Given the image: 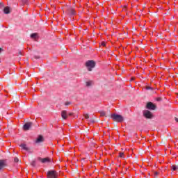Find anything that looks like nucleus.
<instances>
[{"label": "nucleus", "mask_w": 178, "mask_h": 178, "mask_svg": "<svg viewBox=\"0 0 178 178\" xmlns=\"http://www.w3.org/2000/svg\"><path fill=\"white\" fill-rule=\"evenodd\" d=\"M102 47H106V43L105 42H102Z\"/></svg>", "instance_id": "obj_25"}, {"label": "nucleus", "mask_w": 178, "mask_h": 178, "mask_svg": "<svg viewBox=\"0 0 178 178\" xmlns=\"http://www.w3.org/2000/svg\"><path fill=\"white\" fill-rule=\"evenodd\" d=\"M61 118L66 120L67 119V112L66 111H63L61 112Z\"/></svg>", "instance_id": "obj_12"}, {"label": "nucleus", "mask_w": 178, "mask_h": 178, "mask_svg": "<svg viewBox=\"0 0 178 178\" xmlns=\"http://www.w3.org/2000/svg\"><path fill=\"white\" fill-rule=\"evenodd\" d=\"M2 51H3V49L0 47V54H1V52H2Z\"/></svg>", "instance_id": "obj_31"}, {"label": "nucleus", "mask_w": 178, "mask_h": 178, "mask_svg": "<svg viewBox=\"0 0 178 178\" xmlns=\"http://www.w3.org/2000/svg\"><path fill=\"white\" fill-rule=\"evenodd\" d=\"M14 162H15V163H17V162H19V159L17 157L15 158Z\"/></svg>", "instance_id": "obj_22"}, {"label": "nucleus", "mask_w": 178, "mask_h": 178, "mask_svg": "<svg viewBox=\"0 0 178 178\" xmlns=\"http://www.w3.org/2000/svg\"><path fill=\"white\" fill-rule=\"evenodd\" d=\"M19 55H22V53H21V52H19Z\"/></svg>", "instance_id": "obj_35"}, {"label": "nucleus", "mask_w": 178, "mask_h": 178, "mask_svg": "<svg viewBox=\"0 0 178 178\" xmlns=\"http://www.w3.org/2000/svg\"><path fill=\"white\" fill-rule=\"evenodd\" d=\"M172 170H178V168L176 165L172 166Z\"/></svg>", "instance_id": "obj_20"}, {"label": "nucleus", "mask_w": 178, "mask_h": 178, "mask_svg": "<svg viewBox=\"0 0 178 178\" xmlns=\"http://www.w3.org/2000/svg\"><path fill=\"white\" fill-rule=\"evenodd\" d=\"M175 121H177L178 122V118H175Z\"/></svg>", "instance_id": "obj_34"}, {"label": "nucleus", "mask_w": 178, "mask_h": 178, "mask_svg": "<svg viewBox=\"0 0 178 178\" xmlns=\"http://www.w3.org/2000/svg\"><path fill=\"white\" fill-rule=\"evenodd\" d=\"M90 122H91V123H95V120H92Z\"/></svg>", "instance_id": "obj_30"}, {"label": "nucleus", "mask_w": 178, "mask_h": 178, "mask_svg": "<svg viewBox=\"0 0 178 178\" xmlns=\"http://www.w3.org/2000/svg\"><path fill=\"white\" fill-rule=\"evenodd\" d=\"M38 35V34L37 33H32L31 35V38H37Z\"/></svg>", "instance_id": "obj_14"}, {"label": "nucleus", "mask_w": 178, "mask_h": 178, "mask_svg": "<svg viewBox=\"0 0 178 178\" xmlns=\"http://www.w3.org/2000/svg\"><path fill=\"white\" fill-rule=\"evenodd\" d=\"M100 115L101 116H106V113H105V111H101Z\"/></svg>", "instance_id": "obj_17"}, {"label": "nucleus", "mask_w": 178, "mask_h": 178, "mask_svg": "<svg viewBox=\"0 0 178 178\" xmlns=\"http://www.w3.org/2000/svg\"><path fill=\"white\" fill-rule=\"evenodd\" d=\"M70 104H72V103H70V102H67L65 103V106H67L68 105H70Z\"/></svg>", "instance_id": "obj_24"}, {"label": "nucleus", "mask_w": 178, "mask_h": 178, "mask_svg": "<svg viewBox=\"0 0 178 178\" xmlns=\"http://www.w3.org/2000/svg\"><path fill=\"white\" fill-rule=\"evenodd\" d=\"M156 101H158V102H159V101H162V98H161V97H158V98L156 99Z\"/></svg>", "instance_id": "obj_27"}, {"label": "nucleus", "mask_w": 178, "mask_h": 178, "mask_svg": "<svg viewBox=\"0 0 178 178\" xmlns=\"http://www.w3.org/2000/svg\"><path fill=\"white\" fill-rule=\"evenodd\" d=\"M92 84V82H91V81H88V82H86V86H87V87L91 86Z\"/></svg>", "instance_id": "obj_16"}, {"label": "nucleus", "mask_w": 178, "mask_h": 178, "mask_svg": "<svg viewBox=\"0 0 178 178\" xmlns=\"http://www.w3.org/2000/svg\"><path fill=\"white\" fill-rule=\"evenodd\" d=\"M146 90H152V88L150 86L146 87Z\"/></svg>", "instance_id": "obj_26"}, {"label": "nucleus", "mask_w": 178, "mask_h": 178, "mask_svg": "<svg viewBox=\"0 0 178 178\" xmlns=\"http://www.w3.org/2000/svg\"><path fill=\"white\" fill-rule=\"evenodd\" d=\"M47 178H58V172L55 170L48 171Z\"/></svg>", "instance_id": "obj_4"}, {"label": "nucleus", "mask_w": 178, "mask_h": 178, "mask_svg": "<svg viewBox=\"0 0 178 178\" xmlns=\"http://www.w3.org/2000/svg\"><path fill=\"white\" fill-rule=\"evenodd\" d=\"M175 121H177L178 122V118H175Z\"/></svg>", "instance_id": "obj_33"}, {"label": "nucleus", "mask_w": 178, "mask_h": 178, "mask_svg": "<svg viewBox=\"0 0 178 178\" xmlns=\"http://www.w3.org/2000/svg\"><path fill=\"white\" fill-rule=\"evenodd\" d=\"M73 115L72 113H69V116H72Z\"/></svg>", "instance_id": "obj_32"}, {"label": "nucleus", "mask_w": 178, "mask_h": 178, "mask_svg": "<svg viewBox=\"0 0 178 178\" xmlns=\"http://www.w3.org/2000/svg\"><path fill=\"white\" fill-rule=\"evenodd\" d=\"M3 10L6 15L10 13V8L9 7H5Z\"/></svg>", "instance_id": "obj_13"}, {"label": "nucleus", "mask_w": 178, "mask_h": 178, "mask_svg": "<svg viewBox=\"0 0 178 178\" xmlns=\"http://www.w3.org/2000/svg\"><path fill=\"white\" fill-rule=\"evenodd\" d=\"M19 147H21V148H22V149H24L25 151H27L28 152H30V151H31V149H30V147H27V145H26V144H21L19 145Z\"/></svg>", "instance_id": "obj_10"}, {"label": "nucleus", "mask_w": 178, "mask_h": 178, "mask_svg": "<svg viewBox=\"0 0 178 178\" xmlns=\"http://www.w3.org/2000/svg\"><path fill=\"white\" fill-rule=\"evenodd\" d=\"M123 155H124V154L123 152H120L119 155L120 158H123Z\"/></svg>", "instance_id": "obj_23"}, {"label": "nucleus", "mask_w": 178, "mask_h": 178, "mask_svg": "<svg viewBox=\"0 0 178 178\" xmlns=\"http://www.w3.org/2000/svg\"><path fill=\"white\" fill-rule=\"evenodd\" d=\"M143 116L146 118V119H152V118H154L152 113L148 110L143 111Z\"/></svg>", "instance_id": "obj_5"}, {"label": "nucleus", "mask_w": 178, "mask_h": 178, "mask_svg": "<svg viewBox=\"0 0 178 178\" xmlns=\"http://www.w3.org/2000/svg\"><path fill=\"white\" fill-rule=\"evenodd\" d=\"M3 168H6V161L0 160V170L3 169Z\"/></svg>", "instance_id": "obj_11"}, {"label": "nucleus", "mask_w": 178, "mask_h": 178, "mask_svg": "<svg viewBox=\"0 0 178 178\" xmlns=\"http://www.w3.org/2000/svg\"><path fill=\"white\" fill-rule=\"evenodd\" d=\"M44 136H42V135H39L38 138L35 140V143L40 144V143H44Z\"/></svg>", "instance_id": "obj_8"}, {"label": "nucleus", "mask_w": 178, "mask_h": 178, "mask_svg": "<svg viewBox=\"0 0 178 178\" xmlns=\"http://www.w3.org/2000/svg\"><path fill=\"white\" fill-rule=\"evenodd\" d=\"M39 161H40V162H42V163H48L49 162H51V159L49 158H39L38 159Z\"/></svg>", "instance_id": "obj_9"}, {"label": "nucleus", "mask_w": 178, "mask_h": 178, "mask_svg": "<svg viewBox=\"0 0 178 178\" xmlns=\"http://www.w3.org/2000/svg\"><path fill=\"white\" fill-rule=\"evenodd\" d=\"M111 118L114 122H117L118 123H122L124 120L123 116L118 114H111Z\"/></svg>", "instance_id": "obj_1"}, {"label": "nucleus", "mask_w": 178, "mask_h": 178, "mask_svg": "<svg viewBox=\"0 0 178 178\" xmlns=\"http://www.w3.org/2000/svg\"><path fill=\"white\" fill-rule=\"evenodd\" d=\"M32 127H33V122H29L24 124V125L23 126V129L27 131V130H30Z\"/></svg>", "instance_id": "obj_7"}, {"label": "nucleus", "mask_w": 178, "mask_h": 178, "mask_svg": "<svg viewBox=\"0 0 178 178\" xmlns=\"http://www.w3.org/2000/svg\"><path fill=\"white\" fill-rule=\"evenodd\" d=\"M4 6H3V3L1 2L0 3V9H4Z\"/></svg>", "instance_id": "obj_18"}, {"label": "nucleus", "mask_w": 178, "mask_h": 178, "mask_svg": "<svg viewBox=\"0 0 178 178\" xmlns=\"http://www.w3.org/2000/svg\"><path fill=\"white\" fill-rule=\"evenodd\" d=\"M31 166H33V167L35 166V161H31Z\"/></svg>", "instance_id": "obj_19"}, {"label": "nucleus", "mask_w": 178, "mask_h": 178, "mask_svg": "<svg viewBox=\"0 0 178 178\" xmlns=\"http://www.w3.org/2000/svg\"><path fill=\"white\" fill-rule=\"evenodd\" d=\"M35 59H40V56H35Z\"/></svg>", "instance_id": "obj_29"}, {"label": "nucleus", "mask_w": 178, "mask_h": 178, "mask_svg": "<svg viewBox=\"0 0 178 178\" xmlns=\"http://www.w3.org/2000/svg\"><path fill=\"white\" fill-rule=\"evenodd\" d=\"M65 13H67L68 16H74L76 15V10L71 6L67 8Z\"/></svg>", "instance_id": "obj_3"}, {"label": "nucleus", "mask_w": 178, "mask_h": 178, "mask_svg": "<svg viewBox=\"0 0 178 178\" xmlns=\"http://www.w3.org/2000/svg\"><path fill=\"white\" fill-rule=\"evenodd\" d=\"M85 119H90V115L88 114H85Z\"/></svg>", "instance_id": "obj_21"}, {"label": "nucleus", "mask_w": 178, "mask_h": 178, "mask_svg": "<svg viewBox=\"0 0 178 178\" xmlns=\"http://www.w3.org/2000/svg\"><path fill=\"white\" fill-rule=\"evenodd\" d=\"M146 108L150 111H155V109H156V106H155L152 102H149L146 105Z\"/></svg>", "instance_id": "obj_6"}, {"label": "nucleus", "mask_w": 178, "mask_h": 178, "mask_svg": "<svg viewBox=\"0 0 178 178\" xmlns=\"http://www.w3.org/2000/svg\"><path fill=\"white\" fill-rule=\"evenodd\" d=\"M86 66L88 72H92V69L95 67V61L90 60L86 63Z\"/></svg>", "instance_id": "obj_2"}, {"label": "nucleus", "mask_w": 178, "mask_h": 178, "mask_svg": "<svg viewBox=\"0 0 178 178\" xmlns=\"http://www.w3.org/2000/svg\"><path fill=\"white\" fill-rule=\"evenodd\" d=\"M154 177H158V175H159V172H156V171H154Z\"/></svg>", "instance_id": "obj_15"}, {"label": "nucleus", "mask_w": 178, "mask_h": 178, "mask_svg": "<svg viewBox=\"0 0 178 178\" xmlns=\"http://www.w3.org/2000/svg\"><path fill=\"white\" fill-rule=\"evenodd\" d=\"M23 3H27V0H22Z\"/></svg>", "instance_id": "obj_28"}]
</instances>
